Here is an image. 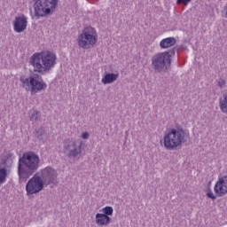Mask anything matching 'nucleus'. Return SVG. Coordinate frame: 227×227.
<instances>
[{
	"label": "nucleus",
	"mask_w": 227,
	"mask_h": 227,
	"mask_svg": "<svg viewBox=\"0 0 227 227\" xmlns=\"http://www.w3.org/2000/svg\"><path fill=\"white\" fill-rule=\"evenodd\" d=\"M58 63L56 53L51 51L35 52L30 58V65L34 70L39 74H47L51 72Z\"/></svg>",
	"instance_id": "obj_1"
},
{
	"label": "nucleus",
	"mask_w": 227,
	"mask_h": 227,
	"mask_svg": "<svg viewBox=\"0 0 227 227\" xmlns=\"http://www.w3.org/2000/svg\"><path fill=\"white\" fill-rule=\"evenodd\" d=\"M184 143H187V135L180 129H168L163 137V146L166 150H176Z\"/></svg>",
	"instance_id": "obj_2"
},
{
	"label": "nucleus",
	"mask_w": 227,
	"mask_h": 227,
	"mask_svg": "<svg viewBox=\"0 0 227 227\" xmlns=\"http://www.w3.org/2000/svg\"><path fill=\"white\" fill-rule=\"evenodd\" d=\"M20 81L22 88H24L26 91H31L33 95L40 93V91L47 88V83L43 82L40 74H33L29 77L21 76Z\"/></svg>",
	"instance_id": "obj_3"
},
{
	"label": "nucleus",
	"mask_w": 227,
	"mask_h": 227,
	"mask_svg": "<svg viewBox=\"0 0 227 227\" xmlns=\"http://www.w3.org/2000/svg\"><path fill=\"white\" fill-rule=\"evenodd\" d=\"M98 42V34L97 29L92 27H85L77 37V43L80 49H93Z\"/></svg>",
	"instance_id": "obj_4"
},
{
	"label": "nucleus",
	"mask_w": 227,
	"mask_h": 227,
	"mask_svg": "<svg viewBox=\"0 0 227 227\" xmlns=\"http://www.w3.org/2000/svg\"><path fill=\"white\" fill-rule=\"evenodd\" d=\"M58 6V0H37L34 5V19L47 17Z\"/></svg>",
	"instance_id": "obj_5"
},
{
	"label": "nucleus",
	"mask_w": 227,
	"mask_h": 227,
	"mask_svg": "<svg viewBox=\"0 0 227 227\" xmlns=\"http://www.w3.org/2000/svg\"><path fill=\"white\" fill-rule=\"evenodd\" d=\"M214 192L208 190L206 193V196L210 200H216L217 198H223L227 194V176H220L214 186Z\"/></svg>",
	"instance_id": "obj_6"
},
{
	"label": "nucleus",
	"mask_w": 227,
	"mask_h": 227,
	"mask_svg": "<svg viewBox=\"0 0 227 227\" xmlns=\"http://www.w3.org/2000/svg\"><path fill=\"white\" fill-rule=\"evenodd\" d=\"M152 65L156 72H160L171 65V56L168 52H160L154 55L152 59Z\"/></svg>",
	"instance_id": "obj_7"
},
{
	"label": "nucleus",
	"mask_w": 227,
	"mask_h": 227,
	"mask_svg": "<svg viewBox=\"0 0 227 227\" xmlns=\"http://www.w3.org/2000/svg\"><path fill=\"white\" fill-rule=\"evenodd\" d=\"M43 189V180L38 176H34L28 180L26 185L27 196H32V194H38L40 191Z\"/></svg>",
	"instance_id": "obj_8"
},
{
	"label": "nucleus",
	"mask_w": 227,
	"mask_h": 227,
	"mask_svg": "<svg viewBox=\"0 0 227 227\" xmlns=\"http://www.w3.org/2000/svg\"><path fill=\"white\" fill-rule=\"evenodd\" d=\"M101 212L96 215V224L98 226H109L111 224V215H113V207L106 206L102 208Z\"/></svg>",
	"instance_id": "obj_9"
},
{
	"label": "nucleus",
	"mask_w": 227,
	"mask_h": 227,
	"mask_svg": "<svg viewBox=\"0 0 227 227\" xmlns=\"http://www.w3.org/2000/svg\"><path fill=\"white\" fill-rule=\"evenodd\" d=\"M21 162L30 171H36L38 169V164H40V157L33 152L25 153L21 158Z\"/></svg>",
	"instance_id": "obj_10"
},
{
	"label": "nucleus",
	"mask_w": 227,
	"mask_h": 227,
	"mask_svg": "<svg viewBox=\"0 0 227 227\" xmlns=\"http://www.w3.org/2000/svg\"><path fill=\"white\" fill-rule=\"evenodd\" d=\"M27 28V18L22 14L15 18L13 22V30L15 33H22Z\"/></svg>",
	"instance_id": "obj_11"
},
{
	"label": "nucleus",
	"mask_w": 227,
	"mask_h": 227,
	"mask_svg": "<svg viewBox=\"0 0 227 227\" xmlns=\"http://www.w3.org/2000/svg\"><path fill=\"white\" fill-rule=\"evenodd\" d=\"M42 176L48 181V184H56L58 178V172L54 170V168L51 167H46L42 170Z\"/></svg>",
	"instance_id": "obj_12"
},
{
	"label": "nucleus",
	"mask_w": 227,
	"mask_h": 227,
	"mask_svg": "<svg viewBox=\"0 0 227 227\" xmlns=\"http://www.w3.org/2000/svg\"><path fill=\"white\" fill-rule=\"evenodd\" d=\"M68 156L73 159H79L81 157V145H77L75 142H69V145L66 146Z\"/></svg>",
	"instance_id": "obj_13"
},
{
	"label": "nucleus",
	"mask_w": 227,
	"mask_h": 227,
	"mask_svg": "<svg viewBox=\"0 0 227 227\" xmlns=\"http://www.w3.org/2000/svg\"><path fill=\"white\" fill-rule=\"evenodd\" d=\"M175 43H176V39H175V37H167L160 42V47L161 49H169V47H173Z\"/></svg>",
	"instance_id": "obj_14"
},
{
	"label": "nucleus",
	"mask_w": 227,
	"mask_h": 227,
	"mask_svg": "<svg viewBox=\"0 0 227 227\" xmlns=\"http://www.w3.org/2000/svg\"><path fill=\"white\" fill-rule=\"evenodd\" d=\"M118 79V74L108 73L101 79L103 84H111Z\"/></svg>",
	"instance_id": "obj_15"
},
{
	"label": "nucleus",
	"mask_w": 227,
	"mask_h": 227,
	"mask_svg": "<svg viewBox=\"0 0 227 227\" xmlns=\"http://www.w3.org/2000/svg\"><path fill=\"white\" fill-rule=\"evenodd\" d=\"M18 175L20 178V182H24V180H27L29 178V175H27V171L22 168V165L19 163L18 166Z\"/></svg>",
	"instance_id": "obj_16"
},
{
	"label": "nucleus",
	"mask_w": 227,
	"mask_h": 227,
	"mask_svg": "<svg viewBox=\"0 0 227 227\" xmlns=\"http://www.w3.org/2000/svg\"><path fill=\"white\" fill-rule=\"evenodd\" d=\"M8 177V169L6 168H0V185L6 183Z\"/></svg>",
	"instance_id": "obj_17"
},
{
	"label": "nucleus",
	"mask_w": 227,
	"mask_h": 227,
	"mask_svg": "<svg viewBox=\"0 0 227 227\" xmlns=\"http://www.w3.org/2000/svg\"><path fill=\"white\" fill-rule=\"evenodd\" d=\"M220 109L222 113L227 114V93L223 95V98L220 100Z\"/></svg>",
	"instance_id": "obj_18"
},
{
	"label": "nucleus",
	"mask_w": 227,
	"mask_h": 227,
	"mask_svg": "<svg viewBox=\"0 0 227 227\" xmlns=\"http://www.w3.org/2000/svg\"><path fill=\"white\" fill-rule=\"evenodd\" d=\"M29 117H30L31 121H36V120H38L40 118V112H38L35 109H32L29 112Z\"/></svg>",
	"instance_id": "obj_19"
},
{
	"label": "nucleus",
	"mask_w": 227,
	"mask_h": 227,
	"mask_svg": "<svg viewBox=\"0 0 227 227\" xmlns=\"http://www.w3.org/2000/svg\"><path fill=\"white\" fill-rule=\"evenodd\" d=\"M192 0H177L176 4H184V6H187L189 3H191Z\"/></svg>",
	"instance_id": "obj_20"
},
{
	"label": "nucleus",
	"mask_w": 227,
	"mask_h": 227,
	"mask_svg": "<svg viewBox=\"0 0 227 227\" xmlns=\"http://www.w3.org/2000/svg\"><path fill=\"white\" fill-rule=\"evenodd\" d=\"M225 85H226V81H224L223 79L218 80V86H219L220 88H223V87L225 86Z\"/></svg>",
	"instance_id": "obj_21"
},
{
	"label": "nucleus",
	"mask_w": 227,
	"mask_h": 227,
	"mask_svg": "<svg viewBox=\"0 0 227 227\" xmlns=\"http://www.w3.org/2000/svg\"><path fill=\"white\" fill-rule=\"evenodd\" d=\"M82 139H88V137H90V134L88 132H83L82 134Z\"/></svg>",
	"instance_id": "obj_22"
},
{
	"label": "nucleus",
	"mask_w": 227,
	"mask_h": 227,
	"mask_svg": "<svg viewBox=\"0 0 227 227\" xmlns=\"http://www.w3.org/2000/svg\"><path fill=\"white\" fill-rule=\"evenodd\" d=\"M223 13H225V17H227V4L223 8Z\"/></svg>",
	"instance_id": "obj_23"
}]
</instances>
